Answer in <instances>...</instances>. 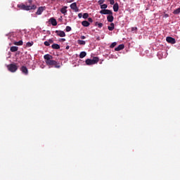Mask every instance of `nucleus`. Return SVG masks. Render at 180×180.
Listing matches in <instances>:
<instances>
[{
    "mask_svg": "<svg viewBox=\"0 0 180 180\" xmlns=\"http://www.w3.org/2000/svg\"><path fill=\"white\" fill-rule=\"evenodd\" d=\"M44 58L45 60L46 65H49L51 67L53 66L55 68H61L60 63L53 60V56L50 54H46L44 56Z\"/></svg>",
    "mask_w": 180,
    "mask_h": 180,
    "instance_id": "f257e3e1",
    "label": "nucleus"
},
{
    "mask_svg": "<svg viewBox=\"0 0 180 180\" xmlns=\"http://www.w3.org/2000/svg\"><path fill=\"white\" fill-rule=\"evenodd\" d=\"M44 58L45 60L46 65H49L51 67L53 66L55 68H61L60 63L53 60V56L50 54H46L44 56Z\"/></svg>",
    "mask_w": 180,
    "mask_h": 180,
    "instance_id": "f03ea898",
    "label": "nucleus"
},
{
    "mask_svg": "<svg viewBox=\"0 0 180 180\" xmlns=\"http://www.w3.org/2000/svg\"><path fill=\"white\" fill-rule=\"evenodd\" d=\"M99 62V58L94 57L93 59H86V65H94V64H96Z\"/></svg>",
    "mask_w": 180,
    "mask_h": 180,
    "instance_id": "7ed1b4c3",
    "label": "nucleus"
},
{
    "mask_svg": "<svg viewBox=\"0 0 180 180\" xmlns=\"http://www.w3.org/2000/svg\"><path fill=\"white\" fill-rule=\"evenodd\" d=\"M7 68L10 72H16L18 71V65L16 63H11L10 65H7Z\"/></svg>",
    "mask_w": 180,
    "mask_h": 180,
    "instance_id": "20e7f679",
    "label": "nucleus"
},
{
    "mask_svg": "<svg viewBox=\"0 0 180 180\" xmlns=\"http://www.w3.org/2000/svg\"><path fill=\"white\" fill-rule=\"evenodd\" d=\"M32 2H33V0H29L25 3V5L27 6H30V11L34 10L36 9V8H37L36 5L32 4Z\"/></svg>",
    "mask_w": 180,
    "mask_h": 180,
    "instance_id": "39448f33",
    "label": "nucleus"
},
{
    "mask_svg": "<svg viewBox=\"0 0 180 180\" xmlns=\"http://www.w3.org/2000/svg\"><path fill=\"white\" fill-rule=\"evenodd\" d=\"M100 13L101 15H113V12L110 10H108V9H103L100 11Z\"/></svg>",
    "mask_w": 180,
    "mask_h": 180,
    "instance_id": "423d86ee",
    "label": "nucleus"
},
{
    "mask_svg": "<svg viewBox=\"0 0 180 180\" xmlns=\"http://www.w3.org/2000/svg\"><path fill=\"white\" fill-rule=\"evenodd\" d=\"M18 8H20L22 11H30V7L23 4L18 5Z\"/></svg>",
    "mask_w": 180,
    "mask_h": 180,
    "instance_id": "0eeeda50",
    "label": "nucleus"
},
{
    "mask_svg": "<svg viewBox=\"0 0 180 180\" xmlns=\"http://www.w3.org/2000/svg\"><path fill=\"white\" fill-rule=\"evenodd\" d=\"M166 41L167 43H170V44H175L176 43V41L174 38H172V37H167L166 38Z\"/></svg>",
    "mask_w": 180,
    "mask_h": 180,
    "instance_id": "6e6552de",
    "label": "nucleus"
},
{
    "mask_svg": "<svg viewBox=\"0 0 180 180\" xmlns=\"http://www.w3.org/2000/svg\"><path fill=\"white\" fill-rule=\"evenodd\" d=\"M70 8L71 9H72V11H75V12H79V8H78V7L77 6V3H73L70 5Z\"/></svg>",
    "mask_w": 180,
    "mask_h": 180,
    "instance_id": "1a4fd4ad",
    "label": "nucleus"
},
{
    "mask_svg": "<svg viewBox=\"0 0 180 180\" xmlns=\"http://www.w3.org/2000/svg\"><path fill=\"white\" fill-rule=\"evenodd\" d=\"M55 33H56L57 36H59V37H65V32H64V31L56 30Z\"/></svg>",
    "mask_w": 180,
    "mask_h": 180,
    "instance_id": "9d476101",
    "label": "nucleus"
},
{
    "mask_svg": "<svg viewBox=\"0 0 180 180\" xmlns=\"http://www.w3.org/2000/svg\"><path fill=\"white\" fill-rule=\"evenodd\" d=\"M20 71L25 75H27L29 74V70H27V68L26 66H22L20 68Z\"/></svg>",
    "mask_w": 180,
    "mask_h": 180,
    "instance_id": "9b49d317",
    "label": "nucleus"
},
{
    "mask_svg": "<svg viewBox=\"0 0 180 180\" xmlns=\"http://www.w3.org/2000/svg\"><path fill=\"white\" fill-rule=\"evenodd\" d=\"M49 22L51 23L52 26H57V20L54 18H51Z\"/></svg>",
    "mask_w": 180,
    "mask_h": 180,
    "instance_id": "f8f14e48",
    "label": "nucleus"
},
{
    "mask_svg": "<svg viewBox=\"0 0 180 180\" xmlns=\"http://www.w3.org/2000/svg\"><path fill=\"white\" fill-rule=\"evenodd\" d=\"M43 11H44V7L40 6V7H39L37 11L36 12V14L41 15V13H43Z\"/></svg>",
    "mask_w": 180,
    "mask_h": 180,
    "instance_id": "ddd939ff",
    "label": "nucleus"
},
{
    "mask_svg": "<svg viewBox=\"0 0 180 180\" xmlns=\"http://www.w3.org/2000/svg\"><path fill=\"white\" fill-rule=\"evenodd\" d=\"M113 19H115V18L113 17V14H110L109 15L107 16V20L110 23L113 22Z\"/></svg>",
    "mask_w": 180,
    "mask_h": 180,
    "instance_id": "4468645a",
    "label": "nucleus"
},
{
    "mask_svg": "<svg viewBox=\"0 0 180 180\" xmlns=\"http://www.w3.org/2000/svg\"><path fill=\"white\" fill-rule=\"evenodd\" d=\"M124 49V44H120L115 49V51H120V50H123Z\"/></svg>",
    "mask_w": 180,
    "mask_h": 180,
    "instance_id": "2eb2a0df",
    "label": "nucleus"
},
{
    "mask_svg": "<svg viewBox=\"0 0 180 180\" xmlns=\"http://www.w3.org/2000/svg\"><path fill=\"white\" fill-rule=\"evenodd\" d=\"M113 11H114V12H117L119 11V4L115 3L113 5Z\"/></svg>",
    "mask_w": 180,
    "mask_h": 180,
    "instance_id": "dca6fc26",
    "label": "nucleus"
},
{
    "mask_svg": "<svg viewBox=\"0 0 180 180\" xmlns=\"http://www.w3.org/2000/svg\"><path fill=\"white\" fill-rule=\"evenodd\" d=\"M51 48L53 49V50H60V45L53 44H52Z\"/></svg>",
    "mask_w": 180,
    "mask_h": 180,
    "instance_id": "f3484780",
    "label": "nucleus"
},
{
    "mask_svg": "<svg viewBox=\"0 0 180 180\" xmlns=\"http://www.w3.org/2000/svg\"><path fill=\"white\" fill-rule=\"evenodd\" d=\"M82 26H84V27H88V26H89V25H91L89 23V22L86 21V20H84V21H82Z\"/></svg>",
    "mask_w": 180,
    "mask_h": 180,
    "instance_id": "a211bd4d",
    "label": "nucleus"
},
{
    "mask_svg": "<svg viewBox=\"0 0 180 180\" xmlns=\"http://www.w3.org/2000/svg\"><path fill=\"white\" fill-rule=\"evenodd\" d=\"M18 49H19V48L18 46H11L10 49V51L12 53H15V51H18Z\"/></svg>",
    "mask_w": 180,
    "mask_h": 180,
    "instance_id": "6ab92c4d",
    "label": "nucleus"
},
{
    "mask_svg": "<svg viewBox=\"0 0 180 180\" xmlns=\"http://www.w3.org/2000/svg\"><path fill=\"white\" fill-rule=\"evenodd\" d=\"M108 30L112 31L115 29V23L111 22L110 26L108 27Z\"/></svg>",
    "mask_w": 180,
    "mask_h": 180,
    "instance_id": "aec40b11",
    "label": "nucleus"
},
{
    "mask_svg": "<svg viewBox=\"0 0 180 180\" xmlns=\"http://www.w3.org/2000/svg\"><path fill=\"white\" fill-rule=\"evenodd\" d=\"M60 12L61 13H63V15H65L67 13V6H64L63 8H62L60 9Z\"/></svg>",
    "mask_w": 180,
    "mask_h": 180,
    "instance_id": "412c9836",
    "label": "nucleus"
},
{
    "mask_svg": "<svg viewBox=\"0 0 180 180\" xmlns=\"http://www.w3.org/2000/svg\"><path fill=\"white\" fill-rule=\"evenodd\" d=\"M15 46H23V41L20 40L19 41L14 42Z\"/></svg>",
    "mask_w": 180,
    "mask_h": 180,
    "instance_id": "4be33fe9",
    "label": "nucleus"
},
{
    "mask_svg": "<svg viewBox=\"0 0 180 180\" xmlns=\"http://www.w3.org/2000/svg\"><path fill=\"white\" fill-rule=\"evenodd\" d=\"M84 57H86V52L82 51L79 54V58H84Z\"/></svg>",
    "mask_w": 180,
    "mask_h": 180,
    "instance_id": "5701e85b",
    "label": "nucleus"
},
{
    "mask_svg": "<svg viewBox=\"0 0 180 180\" xmlns=\"http://www.w3.org/2000/svg\"><path fill=\"white\" fill-rule=\"evenodd\" d=\"M77 43H78V44H79L80 46H85V44H86L85 41H82V40H81V39L77 40Z\"/></svg>",
    "mask_w": 180,
    "mask_h": 180,
    "instance_id": "b1692460",
    "label": "nucleus"
},
{
    "mask_svg": "<svg viewBox=\"0 0 180 180\" xmlns=\"http://www.w3.org/2000/svg\"><path fill=\"white\" fill-rule=\"evenodd\" d=\"M174 15H179L180 13V7L179 8H176L173 11Z\"/></svg>",
    "mask_w": 180,
    "mask_h": 180,
    "instance_id": "393cba45",
    "label": "nucleus"
},
{
    "mask_svg": "<svg viewBox=\"0 0 180 180\" xmlns=\"http://www.w3.org/2000/svg\"><path fill=\"white\" fill-rule=\"evenodd\" d=\"M89 17V14H88L87 13H84L83 14V19H88Z\"/></svg>",
    "mask_w": 180,
    "mask_h": 180,
    "instance_id": "a878e982",
    "label": "nucleus"
},
{
    "mask_svg": "<svg viewBox=\"0 0 180 180\" xmlns=\"http://www.w3.org/2000/svg\"><path fill=\"white\" fill-rule=\"evenodd\" d=\"M108 8V4H101V9H106Z\"/></svg>",
    "mask_w": 180,
    "mask_h": 180,
    "instance_id": "bb28decb",
    "label": "nucleus"
},
{
    "mask_svg": "<svg viewBox=\"0 0 180 180\" xmlns=\"http://www.w3.org/2000/svg\"><path fill=\"white\" fill-rule=\"evenodd\" d=\"M95 26H98V27L101 28V27H102V26H103V24L101 22H99V23L96 22Z\"/></svg>",
    "mask_w": 180,
    "mask_h": 180,
    "instance_id": "cd10ccee",
    "label": "nucleus"
},
{
    "mask_svg": "<svg viewBox=\"0 0 180 180\" xmlns=\"http://www.w3.org/2000/svg\"><path fill=\"white\" fill-rule=\"evenodd\" d=\"M27 47H32V46H33V41L31 42H27L26 44Z\"/></svg>",
    "mask_w": 180,
    "mask_h": 180,
    "instance_id": "c85d7f7f",
    "label": "nucleus"
},
{
    "mask_svg": "<svg viewBox=\"0 0 180 180\" xmlns=\"http://www.w3.org/2000/svg\"><path fill=\"white\" fill-rule=\"evenodd\" d=\"M116 44H117V43L116 42L112 43L111 45L110 46V49H113L114 47H116Z\"/></svg>",
    "mask_w": 180,
    "mask_h": 180,
    "instance_id": "c756f323",
    "label": "nucleus"
},
{
    "mask_svg": "<svg viewBox=\"0 0 180 180\" xmlns=\"http://www.w3.org/2000/svg\"><path fill=\"white\" fill-rule=\"evenodd\" d=\"M65 31L66 32H71V27L67 26L66 28H65Z\"/></svg>",
    "mask_w": 180,
    "mask_h": 180,
    "instance_id": "7c9ffc66",
    "label": "nucleus"
},
{
    "mask_svg": "<svg viewBox=\"0 0 180 180\" xmlns=\"http://www.w3.org/2000/svg\"><path fill=\"white\" fill-rule=\"evenodd\" d=\"M104 2H105V0H99V1H98V4L101 6V5L103 4Z\"/></svg>",
    "mask_w": 180,
    "mask_h": 180,
    "instance_id": "2f4dec72",
    "label": "nucleus"
},
{
    "mask_svg": "<svg viewBox=\"0 0 180 180\" xmlns=\"http://www.w3.org/2000/svg\"><path fill=\"white\" fill-rule=\"evenodd\" d=\"M44 46H50L49 42V41H44Z\"/></svg>",
    "mask_w": 180,
    "mask_h": 180,
    "instance_id": "473e14b6",
    "label": "nucleus"
},
{
    "mask_svg": "<svg viewBox=\"0 0 180 180\" xmlns=\"http://www.w3.org/2000/svg\"><path fill=\"white\" fill-rule=\"evenodd\" d=\"M110 5H114L115 4V0H110Z\"/></svg>",
    "mask_w": 180,
    "mask_h": 180,
    "instance_id": "72a5a7b5",
    "label": "nucleus"
},
{
    "mask_svg": "<svg viewBox=\"0 0 180 180\" xmlns=\"http://www.w3.org/2000/svg\"><path fill=\"white\" fill-rule=\"evenodd\" d=\"M136 30H137V27H134L131 28V31L132 32H134V31L136 32Z\"/></svg>",
    "mask_w": 180,
    "mask_h": 180,
    "instance_id": "f704fd0d",
    "label": "nucleus"
},
{
    "mask_svg": "<svg viewBox=\"0 0 180 180\" xmlns=\"http://www.w3.org/2000/svg\"><path fill=\"white\" fill-rule=\"evenodd\" d=\"M88 20H89V22H90V23H92V22H94V20H92L91 18H89Z\"/></svg>",
    "mask_w": 180,
    "mask_h": 180,
    "instance_id": "c9c22d12",
    "label": "nucleus"
},
{
    "mask_svg": "<svg viewBox=\"0 0 180 180\" xmlns=\"http://www.w3.org/2000/svg\"><path fill=\"white\" fill-rule=\"evenodd\" d=\"M49 44H52V43H54V41L52 39H49V41H48Z\"/></svg>",
    "mask_w": 180,
    "mask_h": 180,
    "instance_id": "e433bc0d",
    "label": "nucleus"
},
{
    "mask_svg": "<svg viewBox=\"0 0 180 180\" xmlns=\"http://www.w3.org/2000/svg\"><path fill=\"white\" fill-rule=\"evenodd\" d=\"M82 17H83L82 13H80L78 14V18H79V19H81V18Z\"/></svg>",
    "mask_w": 180,
    "mask_h": 180,
    "instance_id": "4c0bfd02",
    "label": "nucleus"
},
{
    "mask_svg": "<svg viewBox=\"0 0 180 180\" xmlns=\"http://www.w3.org/2000/svg\"><path fill=\"white\" fill-rule=\"evenodd\" d=\"M80 39H82V40H84V39H86V37H85V36H84V35H82L80 37Z\"/></svg>",
    "mask_w": 180,
    "mask_h": 180,
    "instance_id": "58836bf2",
    "label": "nucleus"
},
{
    "mask_svg": "<svg viewBox=\"0 0 180 180\" xmlns=\"http://www.w3.org/2000/svg\"><path fill=\"white\" fill-rule=\"evenodd\" d=\"M59 41H65V39L62 38V39H60L59 40Z\"/></svg>",
    "mask_w": 180,
    "mask_h": 180,
    "instance_id": "ea45409f",
    "label": "nucleus"
},
{
    "mask_svg": "<svg viewBox=\"0 0 180 180\" xmlns=\"http://www.w3.org/2000/svg\"><path fill=\"white\" fill-rule=\"evenodd\" d=\"M66 50H69L70 49V46H67L65 48Z\"/></svg>",
    "mask_w": 180,
    "mask_h": 180,
    "instance_id": "a19ab883",
    "label": "nucleus"
}]
</instances>
